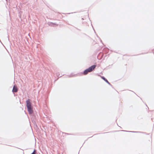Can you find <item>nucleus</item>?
<instances>
[{
	"instance_id": "4",
	"label": "nucleus",
	"mask_w": 154,
	"mask_h": 154,
	"mask_svg": "<svg viewBox=\"0 0 154 154\" xmlns=\"http://www.w3.org/2000/svg\"><path fill=\"white\" fill-rule=\"evenodd\" d=\"M27 108L29 113L30 114H32L33 112L32 107H27Z\"/></svg>"
},
{
	"instance_id": "5",
	"label": "nucleus",
	"mask_w": 154,
	"mask_h": 154,
	"mask_svg": "<svg viewBox=\"0 0 154 154\" xmlns=\"http://www.w3.org/2000/svg\"><path fill=\"white\" fill-rule=\"evenodd\" d=\"M89 72H90L88 69H85L84 72L83 74L85 75H87Z\"/></svg>"
},
{
	"instance_id": "3",
	"label": "nucleus",
	"mask_w": 154,
	"mask_h": 154,
	"mask_svg": "<svg viewBox=\"0 0 154 154\" xmlns=\"http://www.w3.org/2000/svg\"><path fill=\"white\" fill-rule=\"evenodd\" d=\"M17 91L18 88L17 86L16 85H14L13 89L12 91L13 92H16Z\"/></svg>"
},
{
	"instance_id": "7",
	"label": "nucleus",
	"mask_w": 154,
	"mask_h": 154,
	"mask_svg": "<svg viewBox=\"0 0 154 154\" xmlns=\"http://www.w3.org/2000/svg\"><path fill=\"white\" fill-rule=\"evenodd\" d=\"M31 154H35V150H34L33 152Z\"/></svg>"
},
{
	"instance_id": "6",
	"label": "nucleus",
	"mask_w": 154,
	"mask_h": 154,
	"mask_svg": "<svg viewBox=\"0 0 154 154\" xmlns=\"http://www.w3.org/2000/svg\"><path fill=\"white\" fill-rule=\"evenodd\" d=\"M102 78L104 80L105 82H106L108 84H109V82L107 81V80L104 77H102Z\"/></svg>"
},
{
	"instance_id": "2",
	"label": "nucleus",
	"mask_w": 154,
	"mask_h": 154,
	"mask_svg": "<svg viewBox=\"0 0 154 154\" xmlns=\"http://www.w3.org/2000/svg\"><path fill=\"white\" fill-rule=\"evenodd\" d=\"M26 106L27 107H31V103L30 102V100L28 99L26 101Z\"/></svg>"
},
{
	"instance_id": "1",
	"label": "nucleus",
	"mask_w": 154,
	"mask_h": 154,
	"mask_svg": "<svg viewBox=\"0 0 154 154\" xmlns=\"http://www.w3.org/2000/svg\"><path fill=\"white\" fill-rule=\"evenodd\" d=\"M96 67V65H94L91 66L88 69L89 71H90V72H91L93 71L94 70Z\"/></svg>"
}]
</instances>
